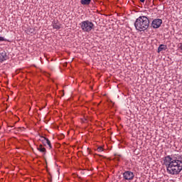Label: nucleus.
Returning a JSON list of instances; mask_svg holds the SVG:
<instances>
[{"mask_svg":"<svg viewBox=\"0 0 182 182\" xmlns=\"http://www.w3.org/2000/svg\"><path fill=\"white\" fill-rule=\"evenodd\" d=\"M163 166H165L168 174L177 176L182 171L181 156L178 155H168L164 158Z\"/></svg>","mask_w":182,"mask_h":182,"instance_id":"f257e3e1","label":"nucleus"},{"mask_svg":"<svg viewBox=\"0 0 182 182\" xmlns=\"http://www.w3.org/2000/svg\"><path fill=\"white\" fill-rule=\"evenodd\" d=\"M150 26V20L146 16H139L134 22V27L139 32L147 31Z\"/></svg>","mask_w":182,"mask_h":182,"instance_id":"f03ea898","label":"nucleus"},{"mask_svg":"<svg viewBox=\"0 0 182 182\" xmlns=\"http://www.w3.org/2000/svg\"><path fill=\"white\" fill-rule=\"evenodd\" d=\"M80 26L82 32L89 33L92 29H95V24L92 21H89V20H86V21H82L80 23Z\"/></svg>","mask_w":182,"mask_h":182,"instance_id":"7ed1b4c3","label":"nucleus"},{"mask_svg":"<svg viewBox=\"0 0 182 182\" xmlns=\"http://www.w3.org/2000/svg\"><path fill=\"white\" fill-rule=\"evenodd\" d=\"M123 177L125 180L130 181L134 178V173L130 171H126L123 173Z\"/></svg>","mask_w":182,"mask_h":182,"instance_id":"20e7f679","label":"nucleus"},{"mask_svg":"<svg viewBox=\"0 0 182 182\" xmlns=\"http://www.w3.org/2000/svg\"><path fill=\"white\" fill-rule=\"evenodd\" d=\"M162 23H163V20L160 18H156L153 20L151 25L154 29H157L159 28V26H161Z\"/></svg>","mask_w":182,"mask_h":182,"instance_id":"39448f33","label":"nucleus"},{"mask_svg":"<svg viewBox=\"0 0 182 182\" xmlns=\"http://www.w3.org/2000/svg\"><path fill=\"white\" fill-rule=\"evenodd\" d=\"M5 60H8V55L5 51H1L0 53V62H5Z\"/></svg>","mask_w":182,"mask_h":182,"instance_id":"423d86ee","label":"nucleus"},{"mask_svg":"<svg viewBox=\"0 0 182 182\" xmlns=\"http://www.w3.org/2000/svg\"><path fill=\"white\" fill-rule=\"evenodd\" d=\"M37 150L40 151L41 153H43V154H45L46 153V149L43 147L42 144H40L38 147L37 148Z\"/></svg>","mask_w":182,"mask_h":182,"instance_id":"0eeeda50","label":"nucleus"},{"mask_svg":"<svg viewBox=\"0 0 182 182\" xmlns=\"http://www.w3.org/2000/svg\"><path fill=\"white\" fill-rule=\"evenodd\" d=\"M167 49V46L161 44L158 48V53H160V52H163V50H166Z\"/></svg>","mask_w":182,"mask_h":182,"instance_id":"6e6552de","label":"nucleus"},{"mask_svg":"<svg viewBox=\"0 0 182 182\" xmlns=\"http://www.w3.org/2000/svg\"><path fill=\"white\" fill-rule=\"evenodd\" d=\"M40 141H41L43 143V144H44V146H46V143L48 141V140H49L48 138L40 136V138L38 139Z\"/></svg>","mask_w":182,"mask_h":182,"instance_id":"1a4fd4ad","label":"nucleus"},{"mask_svg":"<svg viewBox=\"0 0 182 182\" xmlns=\"http://www.w3.org/2000/svg\"><path fill=\"white\" fill-rule=\"evenodd\" d=\"M92 2V0H81L80 4L82 5H89Z\"/></svg>","mask_w":182,"mask_h":182,"instance_id":"9d476101","label":"nucleus"},{"mask_svg":"<svg viewBox=\"0 0 182 182\" xmlns=\"http://www.w3.org/2000/svg\"><path fill=\"white\" fill-rule=\"evenodd\" d=\"M53 28H54V29H60V26H59V24H58V23H54Z\"/></svg>","mask_w":182,"mask_h":182,"instance_id":"9b49d317","label":"nucleus"},{"mask_svg":"<svg viewBox=\"0 0 182 182\" xmlns=\"http://www.w3.org/2000/svg\"><path fill=\"white\" fill-rule=\"evenodd\" d=\"M46 144H48L50 149H52V144L50 143V141L49 139H48Z\"/></svg>","mask_w":182,"mask_h":182,"instance_id":"f8f14e48","label":"nucleus"},{"mask_svg":"<svg viewBox=\"0 0 182 182\" xmlns=\"http://www.w3.org/2000/svg\"><path fill=\"white\" fill-rule=\"evenodd\" d=\"M97 151H100V152L103 151V148L102 146H100V147L97 148Z\"/></svg>","mask_w":182,"mask_h":182,"instance_id":"ddd939ff","label":"nucleus"},{"mask_svg":"<svg viewBox=\"0 0 182 182\" xmlns=\"http://www.w3.org/2000/svg\"><path fill=\"white\" fill-rule=\"evenodd\" d=\"M5 41V38L0 36V42H4Z\"/></svg>","mask_w":182,"mask_h":182,"instance_id":"4468645a","label":"nucleus"},{"mask_svg":"<svg viewBox=\"0 0 182 182\" xmlns=\"http://www.w3.org/2000/svg\"><path fill=\"white\" fill-rule=\"evenodd\" d=\"M178 48L180 49V50L182 51V44H181V43H180V44L178 45Z\"/></svg>","mask_w":182,"mask_h":182,"instance_id":"2eb2a0df","label":"nucleus"},{"mask_svg":"<svg viewBox=\"0 0 182 182\" xmlns=\"http://www.w3.org/2000/svg\"><path fill=\"white\" fill-rule=\"evenodd\" d=\"M141 1V2H144V0H140Z\"/></svg>","mask_w":182,"mask_h":182,"instance_id":"dca6fc26","label":"nucleus"},{"mask_svg":"<svg viewBox=\"0 0 182 182\" xmlns=\"http://www.w3.org/2000/svg\"><path fill=\"white\" fill-rule=\"evenodd\" d=\"M11 127H14V126H11Z\"/></svg>","mask_w":182,"mask_h":182,"instance_id":"f3484780","label":"nucleus"}]
</instances>
